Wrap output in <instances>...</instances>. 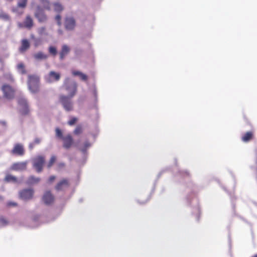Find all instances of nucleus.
Returning <instances> with one entry per match:
<instances>
[{"mask_svg":"<svg viewBox=\"0 0 257 257\" xmlns=\"http://www.w3.org/2000/svg\"><path fill=\"white\" fill-rule=\"evenodd\" d=\"M64 86L68 93V96L72 98L76 93L77 85L76 82L72 81L68 77L66 78L64 82Z\"/></svg>","mask_w":257,"mask_h":257,"instance_id":"f257e3e1","label":"nucleus"},{"mask_svg":"<svg viewBox=\"0 0 257 257\" xmlns=\"http://www.w3.org/2000/svg\"><path fill=\"white\" fill-rule=\"evenodd\" d=\"M28 86L32 93H37L39 91V78L36 75H29Z\"/></svg>","mask_w":257,"mask_h":257,"instance_id":"f03ea898","label":"nucleus"},{"mask_svg":"<svg viewBox=\"0 0 257 257\" xmlns=\"http://www.w3.org/2000/svg\"><path fill=\"white\" fill-rule=\"evenodd\" d=\"M45 161V158L43 156H38L34 159L33 167L36 169L37 172H42Z\"/></svg>","mask_w":257,"mask_h":257,"instance_id":"7ed1b4c3","label":"nucleus"},{"mask_svg":"<svg viewBox=\"0 0 257 257\" xmlns=\"http://www.w3.org/2000/svg\"><path fill=\"white\" fill-rule=\"evenodd\" d=\"M18 103L21 107L20 109L21 114L24 115L28 114L30 112V110L27 100L23 97H20L18 99Z\"/></svg>","mask_w":257,"mask_h":257,"instance_id":"20e7f679","label":"nucleus"},{"mask_svg":"<svg viewBox=\"0 0 257 257\" xmlns=\"http://www.w3.org/2000/svg\"><path fill=\"white\" fill-rule=\"evenodd\" d=\"M71 98L64 96L61 95L60 97V100L61 103H62L64 109L67 111H71L73 110V105L72 102L71 101L70 99Z\"/></svg>","mask_w":257,"mask_h":257,"instance_id":"39448f33","label":"nucleus"},{"mask_svg":"<svg viewBox=\"0 0 257 257\" xmlns=\"http://www.w3.org/2000/svg\"><path fill=\"white\" fill-rule=\"evenodd\" d=\"M34 15L40 23H44L47 20V16L45 13L44 9L41 8L40 6L37 7Z\"/></svg>","mask_w":257,"mask_h":257,"instance_id":"423d86ee","label":"nucleus"},{"mask_svg":"<svg viewBox=\"0 0 257 257\" xmlns=\"http://www.w3.org/2000/svg\"><path fill=\"white\" fill-rule=\"evenodd\" d=\"M4 93V96L8 99H11L14 97L15 90L11 86L4 84L2 88Z\"/></svg>","mask_w":257,"mask_h":257,"instance_id":"0eeeda50","label":"nucleus"},{"mask_svg":"<svg viewBox=\"0 0 257 257\" xmlns=\"http://www.w3.org/2000/svg\"><path fill=\"white\" fill-rule=\"evenodd\" d=\"M64 26L67 30H73L76 26L75 19L73 17H66L64 21Z\"/></svg>","mask_w":257,"mask_h":257,"instance_id":"6e6552de","label":"nucleus"},{"mask_svg":"<svg viewBox=\"0 0 257 257\" xmlns=\"http://www.w3.org/2000/svg\"><path fill=\"white\" fill-rule=\"evenodd\" d=\"M34 190L32 189H25L19 192L20 197L23 200H29L32 198Z\"/></svg>","mask_w":257,"mask_h":257,"instance_id":"1a4fd4ad","label":"nucleus"},{"mask_svg":"<svg viewBox=\"0 0 257 257\" xmlns=\"http://www.w3.org/2000/svg\"><path fill=\"white\" fill-rule=\"evenodd\" d=\"M60 77L61 75L59 73L51 71L46 76L45 79L47 82L51 83L54 81H59L60 79Z\"/></svg>","mask_w":257,"mask_h":257,"instance_id":"9d476101","label":"nucleus"},{"mask_svg":"<svg viewBox=\"0 0 257 257\" xmlns=\"http://www.w3.org/2000/svg\"><path fill=\"white\" fill-rule=\"evenodd\" d=\"M24 146L21 144H16L11 151V153L15 155L22 156L25 154Z\"/></svg>","mask_w":257,"mask_h":257,"instance_id":"9b49d317","label":"nucleus"},{"mask_svg":"<svg viewBox=\"0 0 257 257\" xmlns=\"http://www.w3.org/2000/svg\"><path fill=\"white\" fill-rule=\"evenodd\" d=\"M63 147L66 149L70 148L73 144V139L71 135L68 134L62 138Z\"/></svg>","mask_w":257,"mask_h":257,"instance_id":"f8f14e48","label":"nucleus"},{"mask_svg":"<svg viewBox=\"0 0 257 257\" xmlns=\"http://www.w3.org/2000/svg\"><path fill=\"white\" fill-rule=\"evenodd\" d=\"M34 25L33 20L30 15H27L25 18L23 24H19V26L20 28H26L28 29H31Z\"/></svg>","mask_w":257,"mask_h":257,"instance_id":"ddd939ff","label":"nucleus"},{"mask_svg":"<svg viewBox=\"0 0 257 257\" xmlns=\"http://www.w3.org/2000/svg\"><path fill=\"white\" fill-rule=\"evenodd\" d=\"M54 200V197L50 191H46L43 196V200L46 204H51Z\"/></svg>","mask_w":257,"mask_h":257,"instance_id":"4468645a","label":"nucleus"},{"mask_svg":"<svg viewBox=\"0 0 257 257\" xmlns=\"http://www.w3.org/2000/svg\"><path fill=\"white\" fill-rule=\"evenodd\" d=\"M27 167V163L22 162H18L15 163L13 164L12 166V169L16 171L19 170H24L26 169Z\"/></svg>","mask_w":257,"mask_h":257,"instance_id":"2eb2a0df","label":"nucleus"},{"mask_svg":"<svg viewBox=\"0 0 257 257\" xmlns=\"http://www.w3.org/2000/svg\"><path fill=\"white\" fill-rule=\"evenodd\" d=\"M254 138V133L252 131L247 132L241 137V140L243 142H248Z\"/></svg>","mask_w":257,"mask_h":257,"instance_id":"dca6fc26","label":"nucleus"},{"mask_svg":"<svg viewBox=\"0 0 257 257\" xmlns=\"http://www.w3.org/2000/svg\"><path fill=\"white\" fill-rule=\"evenodd\" d=\"M30 47V44L27 39H23L21 41V46L19 48V51L21 53L25 52Z\"/></svg>","mask_w":257,"mask_h":257,"instance_id":"f3484780","label":"nucleus"},{"mask_svg":"<svg viewBox=\"0 0 257 257\" xmlns=\"http://www.w3.org/2000/svg\"><path fill=\"white\" fill-rule=\"evenodd\" d=\"M70 48L66 45H64L62 47V49L59 53L60 60H63L65 57L69 53Z\"/></svg>","mask_w":257,"mask_h":257,"instance_id":"a211bd4d","label":"nucleus"},{"mask_svg":"<svg viewBox=\"0 0 257 257\" xmlns=\"http://www.w3.org/2000/svg\"><path fill=\"white\" fill-rule=\"evenodd\" d=\"M69 186V182L67 179H64L59 182L55 187L57 190H61L64 187Z\"/></svg>","mask_w":257,"mask_h":257,"instance_id":"6ab92c4d","label":"nucleus"},{"mask_svg":"<svg viewBox=\"0 0 257 257\" xmlns=\"http://www.w3.org/2000/svg\"><path fill=\"white\" fill-rule=\"evenodd\" d=\"M72 74L73 76H78L79 77L80 79L82 81H87L88 79V76L82 73L80 71H76V70H73L72 71Z\"/></svg>","mask_w":257,"mask_h":257,"instance_id":"aec40b11","label":"nucleus"},{"mask_svg":"<svg viewBox=\"0 0 257 257\" xmlns=\"http://www.w3.org/2000/svg\"><path fill=\"white\" fill-rule=\"evenodd\" d=\"M34 57L36 60H45L48 58V55L42 52H38L34 55Z\"/></svg>","mask_w":257,"mask_h":257,"instance_id":"412c9836","label":"nucleus"},{"mask_svg":"<svg viewBox=\"0 0 257 257\" xmlns=\"http://www.w3.org/2000/svg\"><path fill=\"white\" fill-rule=\"evenodd\" d=\"M53 5L55 12L57 13H60L64 9L63 6L59 3H55L53 4Z\"/></svg>","mask_w":257,"mask_h":257,"instance_id":"4be33fe9","label":"nucleus"},{"mask_svg":"<svg viewBox=\"0 0 257 257\" xmlns=\"http://www.w3.org/2000/svg\"><path fill=\"white\" fill-rule=\"evenodd\" d=\"M91 144L88 141L84 142L82 146L80 147L79 150L83 153H85L87 150L90 147Z\"/></svg>","mask_w":257,"mask_h":257,"instance_id":"5701e85b","label":"nucleus"},{"mask_svg":"<svg viewBox=\"0 0 257 257\" xmlns=\"http://www.w3.org/2000/svg\"><path fill=\"white\" fill-rule=\"evenodd\" d=\"M28 0H18L17 6L22 9H25L27 5Z\"/></svg>","mask_w":257,"mask_h":257,"instance_id":"b1692460","label":"nucleus"},{"mask_svg":"<svg viewBox=\"0 0 257 257\" xmlns=\"http://www.w3.org/2000/svg\"><path fill=\"white\" fill-rule=\"evenodd\" d=\"M40 142H41V139L40 138H35L34 142L29 144V149L31 150L33 149L35 145L39 144L40 143Z\"/></svg>","mask_w":257,"mask_h":257,"instance_id":"393cba45","label":"nucleus"},{"mask_svg":"<svg viewBox=\"0 0 257 257\" xmlns=\"http://www.w3.org/2000/svg\"><path fill=\"white\" fill-rule=\"evenodd\" d=\"M57 159V158L55 156H52L48 164H47V167L48 168H50L52 165L54 164V163L56 162Z\"/></svg>","mask_w":257,"mask_h":257,"instance_id":"a878e982","label":"nucleus"},{"mask_svg":"<svg viewBox=\"0 0 257 257\" xmlns=\"http://www.w3.org/2000/svg\"><path fill=\"white\" fill-rule=\"evenodd\" d=\"M82 132H83V128L80 125H77L75 129L73 131V133L75 135H79L80 134H81Z\"/></svg>","mask_w":257,"mask_h":257,"instance_id":"bb28decb","label":"nucleus"},{"mask_svg":"<svg viewBox=\"0 0 257 257\" xmlns=\"http://www.w3.org/2000/svg\"><path fill=\"white\" fill-rule=\"evenodd\" d=\"M49 52L53 56H55L57 54V49L54 46H50L48 49Z\"/></svg>","mask_w":257,"mask_h":257,"instance_id":"cd10ccee","label":"nucleus"},{"mask_svg":"<svg viewBox=\"0 0 257 257\" xmlns=\"http://www.w3.org/2000/svg\"><path fill=\"white\" fill-rule=\"evenodd\" d=\"M43 7L44 9L50 11L51 10V6L49 1L44 0L43 2Z\"/></svg>","mask_w":257,"mask_h":257,"instance_id":"c85d7f7f","label":"nucleus"},{"mask_svg":"<svg viewBox=\"0 0 257 257\" xmlns=\"http://www.w3.org/2000/svg\"><path fill=\"white\" fill-rule=\"evenodd\" d=\"M31 38L34 40V45L35 47H37L41 44V41L39 38H36L34 35H31Z\"/></svg>","mask_w":257,"mask_h":257,"instance_id":"c756f323","label":"nucleus"},{"mask_svg":"<svg viewBox=\"0 0 257 257\" xmlns=\"http://www.w3.org/2000/svg\"><path fill=\"white\" fill-rule=\"evenodd\" d=\"M17 68L19 70L21 71L22 74L26 73V71L25 69V66L23 63H19L17 65Z\"/></svg>","mask_w":257,"mask_h":257,"instance_id":"7c9ffc66","label":"nucleus"},{"mask_svg":"<svg viewBox=\"0 0 257 257\" xmlns=\"http://www.w3.org/2000/svg\"><path fill=\"white\" fill-rule=\"evenodd\" d=\"M0 19L8 21L10 20V16L7 14L2 12L0 13Z\"/></svg>","mask_w":257,"mask_h":257,"instance_id":"2f4dec72","label":"nucleus"},{"mask_svg":"<svg viewBox=\"0 0 257 257\" xmlns=\"http://www.w3.org/2000/svg\"><path fill=\"white\" fill-rule=\"evenodd\" d=\"M40 181V179L36 178L34 176H31L29 178V182L30 183H37Z\"/></svg>","mask_w":257,"mask_h":257,"instance_id":"473e14b6","label":"nucleus"},{"mask_svg":"<svg viewBox=\"0 0 257 257\" xmlns=\"http://www.w3.org/2000/svg\"><path fill=\"white\" fill-rule=\"evenodd\" d=\"M55 132H56V135L58 138H59L61 139H62V138H64V137L63 136V135H62V131H61L60 129H59V128H56L55 130Z\"/></svg>","mask_w":257,"mask_h":257,"instance_id":"72a5a7b5","label":"nucleus"},{"mask_svg":"<svg viewBox=\"0 0 257 257\" xmlns=\"http://www.w3.org/2000/svg\"><path fill=\"white\" fill-rule=\"evenodd\" d=\"M46 29L45 27H42L40 28L38 31L39 34H40L41 35H43V34L47 35V33H46Z\"/></svg>","mask_w":257,"mask_h":257,"instance_id":"f704fd0d","label":"nucleus"},{"mask_svg":"<svg viewBox=\"0 0 257 257\" xmlns=\"http://www.w3.org/2000/svg\"><path fill=\"white\" fill-rule=\"evenodd\" d=\"M77 121V118L75 117H72L68 121V124L70 125H74Z\"/></svg>","mask_w":257,"mask_h":257,"instance_id":"c9c22d12","label":"nucleus"},{"mask_svg":"<svg viewBox=\"0 0 257 257\" xmlns=\"http://www.w3.org/2000/svg\"><path fill=\"white\" fill-rule=\"evenodd\" d=\"M8 224V221L4 217H0V224L1 225L4 226Z\"/></svg>","mask_w":257,"mask_h":257,"instance_id":"e433bc0d","label":"nucleus"},{"mask_svg":"<svg viewBox=\"0 0 257 257\" xmlns=\"http://www.w3.org/2000/svg\"><path fill=\"white\" fill-rule=\"evenodd\" d=\"M55 20L57 22V23L58 26H60L61 25V17L60 15H57L55 17Z\"/></svg>","mask_w":257,"mask_h":257,"instance_id":"4c0bfd02","label":"nucleus"},{"mask_svg":"<svg viewBox=\"0 0 257 257\" xmlns=\"http://www.w3.org/2000/svg\"><path fill=\"white\" fill-rule=\"evenodd\" d=\"M6 179L8 181H15L16 180V178L13 176H11V175H8L6 176Z\"/></svg>","mask_w":257,"mask_h":257,"instance_id":"58836bf2","label":"nucleus"},{"mask_svg":"<svg viewBox=\"0 0 257 257\" xmlns=\"http://www.w3.org/2000/svg\"><path fill=\"white\" fill-rule=\"evenodd\" d=\"M58 168L59 169L63 168L65 167V164L64 163H59L57 165Z\"/></svg>","mask_w":257,"mask_h":257,"instance_id":"ea45409f","label":"nucleus"},{"mask_svg":"<svg viewBox=\"0 0 257 257\" xmlns=\"http://www.w3.org/2000/svg\"><path fill=\"white\" fill-rule=\"evenodd\" d=\"M55 179V176H51L50 177L49 179V182L50 183L52 182Z\"/></svg>","mask_w":257,"mask_h":257,"instance_id":"a19ab883","label":"nucleus"},{"mask_svg":"<svg viewBox=\"0 0 257 257\" xmlns=\"http://www.w3.org/2000/svg\"><path fill=\"white\" fill-rule=\"evenodd\" d=\"M8 205L9 206H15L17 205V204L15 202H9Z\"/></svg>","mask_w":257,"mask_h":257,"instance_id":"79ce46f5","label":"nucleus"},{"mask_svg":"<svg viewBox=\"0 0 257 257\" xmlns=\"http://www.w3.org/2000/svg\"><path fill=\"white\" fill-rule=\"evenodd\" d=\"M244 118L246 121L247 120V118L246 117V116H244Z\"/></svg>","mask_w":257,"mask_h":257,"instance_id":"37998d69","label":"nucleus"},{"mask_svg":"<svg viewBox=\"0 0 257 257\" xmlns=\"http://www.w3.org/2000/svg\"><path fill=\"white\" fill-rule=\"evenodd\" d=\"M59 32H60V34H62V32L61 30H59Z\"/></svg>","mask_w":257,"mask_h":257,"instance_id":"c03bdc74","label":"nucleus"},{"mask_svg":"<svg viewBox=\"0 0 257 257\" xmlns=\"http://www.w3.org/2000/svg\"><path fill=\"white\" fill-rule=\"evenodd\" d=\"M13 12H16V10H15V9H14L13 10Z\"/></svg>","mask_w":257,"mask_h":257,"instance_id":"a18cd8bd","label":"nucleus"}]
</instances>
